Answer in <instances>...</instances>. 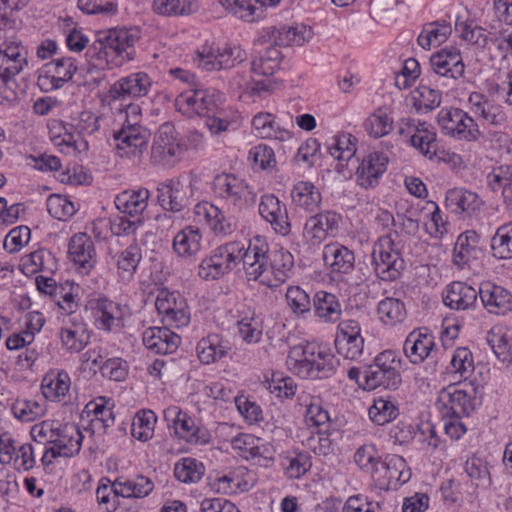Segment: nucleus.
I'll return each mask as SVG.
<instances>
[{
    "mask_svg": "<svg viewBox=\"0 0 512 512\" xmlns=\"http://www.w3.org/2000/svg\"><path fill=\"white\" fill-rule=\"evenodd\" d=\"M268 245L260 237L249 242L242 255L243 268L249 280H259L262 285L276 288L289 277L294 257L288 251L278 250L268 255Z\"/></svg>",
    "mask_w": 512,
    "mask_h": 512,
    "instance_id": "nucleus-1",
    "label": "nucleus"
},
{
    "mask_svg": "<svg viewBox=\"0 0 512 512\" xmlns=\"http://www.w3.org/2000/svg\"><path fill=\"white\" fill-rule=\"evenodd\" d=\"M374 271L383 281L398 279L405 268V262L391 234L380 237L373 246Z\"/></svg>",
    "mask_w": 512,
    "mask_h": 512,
    "instance_id": "nucleus-2",
    "label": "nucleus"
},
{
    "mask_svg": "<svg viewBox=\"0 0 512 512\" xmlns=\"http://www.w3.org/2000/svg\"><path fill=\"white\" fill-rule=\"evenodd\" d=\"M240 242H230L216 248L209 257L202 260L198 275L205 280H214L228 273L237 261H242L245 252Z\"/></svg>",
    "mask_w": 512,
    "mask_h": 512,
    "instance_id": "nucleus-3",
    "label": "nucleus"
},
{
    "mask_svg": "<svg viewBox=\"0 0 512 512\" xmlns=\"http://www.w3.org/2000/svg\"><path fill=\"white\" fill-rule=\"evenodd\" d=\"M139 40V31L134 28H114L105 32L94 43L104 53V57L115 55L123 61L132 60L134 57V45Z\"/></svg>",
    "mask_w": 512,
    "mask_h": 512,
    "instance_id": "nucleus-4",
    "label": "nucleus"
},
{
    "mask_svg": "<svg viewBox=\"0 0 512 512\" xmlns=\"http://www.w3.org/2000/svg\"><path fill=\"white\" fill-rule=\"evenodd\" d=\"M211 188L216 197L238 209L246 207L255 198L246 181L231 173L217 174L212 180Z\"/></svg>",
    "mask_w": 512,
    "mask_h": 512,
    "instance_id": "nucleus-5",
    "label": "nucleus"
},
{
    "mask_svg": "<svg viewBox=\"0 0 512 512\" xmlns=\"http://www.w3.org/2000/svg\"><path fill=\"white\" fill-rule=\"evenodd\" d=\"M436 405L444 418L469 416L476 407L474 391L469 393L456 385H449L439 392Z\"/></svg>",
    "mask_w": 512,
    "mask_h": 512,
    "instance_id": "nucleus-6",
    "label": "nucleus"
},
{
    "mask_svg": "<svg viewBox=\"0 0 512 512\" xmlns=\"http://www.w3.org/2000/svg\"><path fill=\"white\" fill-rule=\"evenodd\" d=\"M155 307L165 326L180 328L189 323L190 314L186 300L177 292L161 289L157 294Z\"/></svg>",
    "mask_w": 512,
    "mask_h": 512,
    "instance_id": "nucleus-7",
    "label": "nucleus"
},
{
    "mask_svg": "<svg viewBox=\"0 0 512 512\" xmlns=\"http://www.w3.org/2000/svg\"><path fill=\"white\" fill-rule=\"evenodd\" d=\"M438 125L446 135L460 140L474 141L480 135L473 118L458 108H442L438 113Z\"/></svg>",
    "mask_w": 512,
    "mask_h": 512,
    "instance_id": "nucleus-8",
    "label": "nucleus"
},
{
    "mask_svg": "<svg viewBox=\"0 0 512 512\" xmlns=\"http://www.w3.org/2000/svg\"><path fill=\"white\" fill-rule=\"evenodd\" d=\"M150 138L148 129L138 123L126 121L123 126L113 132L114 146L123 157H136L147 148Z\"/></svg>",
    "mask_w": 512,
    "mask_h": 512,
    "instance_id": "nucleus-9",
    "label": "nucleus"
},
{
    "mask_svg": "<svg viewBox=\"0 0 512 512\" xmlns=\"http://www.w3.org/2000/svg\"><path fill=\"white\" fill-rule=\"evenodd\" d=\"M164 418L171 422L180 438L190 444H207L210 442L211 434L205 427L197 426L195 421L178 407L172 406L164 410Z\"/></svg>",
    "mask_w": 512,
    "mask_h": 512,
    "instance_id": "nucleus-10",
    "label": "nucleus"
},
{
    "mask_svg": "<svg viewBox=\"0 0 512 512\" xmlns=\"http://www.w3.org/2000/svg\"><path fill=\"white\" fill-rule=\"evenodd\" d=\"M77 70L74 58H56L44 65V74L38 77V85L45 91L59 89L77 75Z\"/></svg>",
    "mask_w": 512,
    "mask_h": 512,
    "instance_id": "nucleus-11",
    "label": "nucleus"
},
{
    "mask_svg": "<svg viewBox=\"0 0 512 512\" xmlns=\"http://www.w3.org/2000/svg\"><path fill=\"white\" fill-rule=\"evenodd\" d=\"M179 112L191 117L198 115L211 118L215 115L217 104L212 95L204 89H194L181 93L175 100Z\"/></svg>",
    "mask_w": 512,
    "mask_h": 512,
    "instance_id": "nucleus-12",
    "label": "nucleus"
},
{
    "mask_svg": "<svg viewBox=\"0 0 512 512\" xmlns=\"http://www.w3.org/2000/svg\"><path fill=\"white\" fill-rule=\"evenodd\" d=\"M180 152L177 143L175 128L171 123L162 124L153 141L151 159L156 164L170 165Z\"/></svg>",
    "mask_w": 512,
    "mask_h": 512,
    "instance_id": "nucleus-13",
    "label": "nucleus"
},
{
    "mask_svg": "<svg viewBox=\"0 0 512 512\" xmlns=\"http://www.w3.org/2000/svg\"><path fill=\"white\" fill-rule=\"evenodd\" d=\"M259 214L267 221L272 229L281 236H287L291 232L286 205L273 194H265L259 203Z\"/></svg>",
    "mask_w": 512,
    "mask_h": 512,
    "instance_id": "nucleus-14",
    "label": "nucleus"
},
{
    "mask_svg": "<svg viewBox=\"0 0 512 512\" xmlns=\"http://www.w3.org/2000/svg\"><path fill=\"white\" fill-rule=\"evenodd\" d=\"M151 87L150 77L143 72L133 73L117 80L109 89L108 97L113 101L144 97Z\"/></svg>",
    "mask_w": 512,
    "mask_h": 512,
    "instance_id": "nucleus-15",
    "label": "nucleus"
},
{
    "mask_svg": "<svg viewBox=\"0 0 512 512\" xmlns=\"http://www.w3.org/2000/svg\"><path fill=\"white\" fill-rule=\"evenodd\" d=\"M243 51L239 47H225L223 50L212 51L204 48L197 52V65L206 71L229 69L243 61Z\"/></svg>",
    "mask_w": 512,
    "mask_h": 512,
    "instance_id": "nucleus-16",
    "label": "nucleus"
},
{
    "mask_svg": "<svg viewBox=\"0 0 512 512\" xmlns=\"http://www.w3.org/2000/svg\"><path fill=\"white\" fill-rule=\"evenodd\" d=\"M340 216L333 211H323L309 217L303 229L304 237L319 244L328 236H335L339 228Z\"/></svg>",
    "mask_w": 512,
    "mask_h": 512,
    "instance_id": "nucleus-17",
    "label": "nucleus"
},
{
    "mask_svg": "<svg viewBox=\"0 0 512 512\" xmlns=\"http://www.w3.org/2000/svg\"><path fill=\"white\" fill-rule=\"evenodd\" d=\"M388 157L381 152L369 153L363 157L356 170V182L364 189L374 188L387 169Z\"/></svg>",
    "mask_w": 512,
    "mask_h": 512,
    "instance_id": "nucleus-18",
    "label": "nucleus"
},
{
    "mask_svg": "<svg viewBox=\"0 0 512 512\" xmlns=\"http://www.w3.org/2000/svg\"><path fill=\"white\" fill-rule=\"evenodd\" d=\"M479 298L485 310L494 315H506L512 310V294L506 288L485 282L480 285Z\"/></svg>",
    "mask_w": 512,
    "mask_h": 512,
    "instance_id": "nucleus-19",
    "label": "nucleus"
},
{
    "mask_svg": "<svg viewBox=\"0 0 512 512\" xmlns=\"http://www.w3.org/2000/svg\"><path fill=\"white\" fill-rule=\"evenodd\" d=\"M430 65L435 74L454 80L463 77L465 71L461 53L456 48H444L434 53Z\"/></svg>",
    "mask_w": 512,
    "mask_h": 512,
    "instance_id": "nucleus-20",
    "label": "nucleus"
},
{
    "mask_svg": "<svg viewBox=\"0 0 512 512\" xmlns=\"http://www.w3.org/2000/svg\"><path fill=\"white\" fill-rule=\"evenodd\" d=\"M435 348L433 335L421 329L410 332L403 344L404 355L414 365L421 364L430 357Z\"/></svg>",
    "mask_w": 512,
    "mask_h": 512,
    "instance_id": "nucleus-21",
    "label": "nucleus"
},
{
    "mask_svg": "<svg viewBox=\"0 0 512 512\" xmlns=\"http://www.w3.org/2000/svg\"><path fill=\"white\" fill-rule=\"evenodd\" d=\"M165 327H149L142 335L145 347L155 354H171L175 352L181 342L180 337Z\"/></svg>",
    "mask_w": 512,
    "mask_h": 512,
    "instance_id": "nucleus-22",
    "label": "nucleus"
},
{
    "mask_svg": "<svg viewBox=\"0 0 512 512\" xmlns=\"http://www.w3.org/2000/svg\"><path fill=\"white\" fill-rule=\"evenodd\" d=\"M69 256L82 273L87 274L96 263L92 239L85 233L75 234L69 242Z\"/></svg>",
    "mask_w": 512,
    "mask_h": 512,
    "instance_id": "nucleus-23",
    "label": "nucleus"
},
{
    "mask_svg": "<svg viewBox=\"0 0 512 512\" xmlns=\"http://www.w3.org/2000/svg\"><path fill=\"white\" fill-rule=\"evenodd\" d=\"M188 190L189 187L179 180L170 179L159 184L158 201L165 210L179 212L188 205Z\"/></svg>",
    "mask_w": 512,
    "mask_h": 512,
    "instance_id": "nucleus-24",
    "label": "nucleus"
},
{
    "mask_svg": "<svg viewBox=\"0 0 512 512\" xmlns=\"http://www.w3.org/2000/svg\"><path fill=\"white\" fill-rule=\"evenodd\" d=\"M478 297L479 290L464 282L454 281L447 286L443 302L450 309L460 311L472 308Z\"/></svg>",
    "mask_w": 512,
    "mask_h": 512,
    "instance_id": "nucleus-25",
    "label": "nucleus"
},
{
    "mask_svg": "<svg viewBox=\"0 0 512 512\" xmlns=\"http://www.w3.org/2000/svg\"><path fill=\"white\" fill-rule=\"evenodd\" d=\"M405 467L406 463L402 457L392 455L385 460L376 461L370 474L378 488L389 489L394 484V480L400 477L398 470Z\"/></svg>",
    "mask_w": 512,
    "mask_h": 512,
    "instance_id": "nucleus-26",
    "label": "nucleus"
},
{
    "mask_svg": "<svg viewBox=\"0 0 512 512\" xmlns=\"http://www.w3.org/2000/svg\"><path fill=\"white\" fill-rule=\"evenodd\" d=\"M323 261L333 273L347 274L354 268L355 256L338 243L327 244L322 253Z\"/></svg>",
    "mask_w": 512,
    "mask_h": 512,
    "instance_id": "nucleus-27",
    "label": "nucleus"
},
{
    "mask_svg": "<svg viewBox=\"0 0 512 512\" xmlns=\"http://www.w3.org/2000/svg\"><path fill=\"white\" fill-rule=\"evenodd\" d=\"M148 189L125 190L115 198L116 208L131 217L139 216L146 209L149 199Z\"/></svg>",
    "mask_w": 512,
    "mask_h": 512,
    "instance_id": "nucleus-28",
    "label": "nucleus"
},
{
    "mask_svg": "<svg viewBox=\"0 0 512 512\" xmlns=\"http://www.w3.org/2000/svg\"><path fill=\"white\" fill-rule=\"evenodd\" d=\"M446 204L451 207L455 213H466L471 216L481 209L483 202L478 195L472 191L454 188L448 191Z\"/></svg>",
    "mask_w": 512,
    "mask_h": 512,
    "instance_id": "nucleus-29",
    "label": "nucleus"
},
{
    "mask_svg": "<svg viewBox=\"0 0 512 512\" xmlns=\"http://www.w3.org/2000/svg\"><path fill=\"white\" fill-rule=\"evenodd\" d=\"M292 203L306 212H314L321 204V193L309 181H299L291 191Z\"/></svg>",
    "mask_w": 512,
    "mask_h": 512,
    "instance_id": "nucleus-30",
    "label": "nucleus"
},
{
    "mask_svg": "<svg viewBox=\"0 0 512 512\" xmlns=\"http://www.w3.org/2000/svg\"><path fill=\"white\" fill-rule=\"evenodd\" d=\"M229 349L228 342L218 334H209L202 338L196 347L198 358L203 364H211L224 358Z\"/></svg>",
    "mask_w": 512,
    "mask_h": 512,
    "instance_id": "nucleus-31",
    "label": "nucleus"
},
{
    "mask_svg": "<svg viewBox=\"0 0 512 512\" xmlns=\"http://www.w3.org/2000/svg\"><path fill=\"white\" fill-rule=\"evenodd\" d=\"M83 435L79 428L73 424H66L57 429V436L54 445L58 449L56 454L63 457H72L78 454L81 449Z\"/></svg>",
    "mask_w": 512,
    "mask_h": 512,
    "instance_id": "nucleus-32",
    "label": "nucleus"
},
{
    "mask_svg": "<svg viewBox=\"0 0 512 512\" xmlns=\"http://www.w3.org/2000/svg\"><path fill=\"white\" fill-rule=\"evenodd\" d=\"M487 342L497 359L512 372V339L505 328L494 326L488 332Z\"/></svg>",
    "mask_w": 512,
    "mask_h": 512,
    "instance_id": "nucleus-33",
    "label": "nucleus"
},
{
    "mask_svg": "<svg viewBox=\"0 0 512 512\" xmlns=\"http://www.w3.org/2000/svg\"><path fill=\"white\" fill-rule=\"evenodd\" d=\"M219 3L229 15L247 23L264 17L265 10L257 7L254 0H219Z\"/></svg>",
    "mask_w": 512,
    "mask_h": 512,
    "instance_id": "nucleus-34",
    "label": "nucleus"
},
{
    "mask_svg": "<svg viewBox=\"0 0 512 512\" xmlns=\"http://www.w3.org/2000/svg\"><path fill=\"white\" fill-rule=\"evenodd\" d=\"M313 307L315 314L324 322L335 323L341 318V304L332 293L318 291L313 298Z\"/></svg>",
    "mask_w": 512,
    "mask_h": 512,
    "instance_id": "nucleus-35",
    "label": "nucleus"
},
{
    "mask_svg": "<svg viewBox=\"0 0 512 512\" xmlns=\"http://www.w3.org/2000/svg\"><path fill=\"white\" fill-rule=\"evenodd\" d=\"M363 384H360L365 390H374L379 387L384 389H397L401 384V375L399 372L380 371L377 367L367 366L362 372Z\"/></svg>",
    "mask_w": 512,
    "mask_h": 512,
    "instance_id": "nucleus-36",
    "label": "nucleus"
},
{
    "mask_svg": "<svg viewBox=\"0 0 512 512\" xmlns=\"http://www.w3.org/2000/svg\"><path fill=\"white\" fill-rule=\"evenodd\" d=\"M201 239L198 228L187 226L174 236L173 249L180 257L194 256L201 248Z\"/></svg>",
    "mask_w": 512,
    "mask_h": 512,
    "instance_id": "nucleus-37",
    "label": "nucleus"
},
{
    "mask_svg": "<svg viewBox=\"0 0 512 512\" xmlns=\"http://www.w3.org/2000/svg\"><path fill=\"white\" fill-rule=\"evenodd\" d=\"M469 101L473 106V112L487 123L498 126L506 122L507 115L500 105L493 104L476 93L470 96Z\"/></svg>",
    "mask_w": 512,
    "mask_h": 512,
    "instance_id": "nucleus-38",
    "label": "nucleus"
},
{
    "mask_svg": "<svg viewBox=\"0 0 512 512\" xmlns=\"http://www.w3.org/2000/svg\"><path fill=\"white\" fill-rule=\"evenodd\" d=\"M26 64V58L22 55L19 44L4 42L0 45V71L16 76Z\"/></svg>",
    "mask_w": 512,
    "mask_h": 512,
    "instance_id": "nucleus-39",
    "label": "nucleus"
},
{
    "mask_svg": "<svg viewBox=\"0 0 512 512\" xmlns=\"http://www.w3.org/2000/svg\"><path fill=\"white\" fill-rule=\"evenodd\" d=\"M195 213L199 217H203L207 225L216 234H228L232 231V226L229 220L226 219L223 212L215 205L209 202L198 204L195 208Z\"/></svg>",
    "mask_w": 512,
    "mask_h": 512,
    "instance_id": "nucleus-40",
    "label": "nucleus"
},
{
    "mask_svg": "<svg viewBox=\"0 0 512 512\" xmlns=\"http://www.w3.org/2000/svg\"><path fill=\"white\" fill-rule=\"evenodd\" d=\"M480 236L475 231H466L459 235L455 244V262L466 264L471 259H476L481 253L479 247Z\"/></svg>",
    "mask_w": 512,
    "mask_h": 512,
    "instance_id": "nucleus-41",
    "label": "nucleus"
},
{
    "mask_svg": "<svg viewBox=\"0 0 512 512\" xmlns=\"http://www.w3.org/2000/svg\"><path fill=\"white\" fill-rule=\"evenodd\" d=\"M41 389L46 399L55 400L64 397L70 389V377L65 371H51L44 376Z\"/></svg>",
    "mask_w": 512,
    "mask_h": 512,
    "instance_id": "nucleus-42",
    "label": "nucleus"
},
{
    "mask_svg": "<svg viewBox=\"0 0 512 512\" xmlns=\"http://www.w3.org/2000/svg\"><path fill=\"white\" fill-rule=\"evenodd\" d=\"M232 447L240 451L239 455L247 460L268 458V449L260 444V439L252 434L241 433L232 440Z\"/></svg>",
    "mask_w": 512,
    "mask_h": 512,
    "instance_id": "nucleus-43",
    "label": "nucleus"
},
{
    "mask_svg": "<svg viewBox=\"0 0 512 512\" xmlns=\"http://www.w3.org/2000/svg\"><path fill=\"white\" fill-rule=\"evenodd\" d=\"M62 345L68 352H80L89 342V333L83 324H72L61 329Z\"/></svg>",
    "mask_w": 512,
    "mask_h": 512,
    "instance_id": "nucleus-44",
    "label": "nucleus"
},
{
    "mask_svg": "<svg viewBox=\"0 0 512 512\" xmlns=\"http://www.w3.org/2000/svg\"><path fill=\"white\" fill-rule=\"evenodd\" d=\"M300 352L303 354L302 357L309 360V362L316 367V374L321 372L329 373L333 371L334 356L321 349L320 346L314 343L300 345Z\"/></svg>",
    "mask_w": 512,
    "mask_h": 512,
    "instance_id": "nucleus-45",
    "label": "nucleus"
},
{
    "mask_svg": "<svg viewBox=\"0 0 512 512\" xmlns=\"http://www.w3.org/2000/svg\"><path fill=\"white\" fill-rule=\"evenodd\" d=\"M410 141L412 146L417 148L424 156L432 158L436 155V133L430 129L427 123H418Z\"/></svg>",
    "mask_w": 512,
    "mask_h": 512,
    "instance_id": "nucleus-46",
    "label": "nucleus"
},
{
    "mask_svg": "<svg viewBox=\"0 0 512 512\" xmlns=\"http://www.w3.org/2000/svg\"><path fill=\"white\" fill-rule=\"evenodd\" d=\"M204 472V465L190 457L180 459L174 467L176 479L185 484L198 482L203 477Z\"/></svg>",
    "mask_w": 512,
    "mask_h": 512,
    "instance_id": "nucleus-47",
    "label": "nucleus"
},
{
    "mask_svg": "<svg viewBox=\"0 0 512 512\" xmlns=\"http://www.w3.org/2000/svg\"><path fill=\"white\" fill-rule=\"evenodd\" d=\"M377 312L379 318L386 325H396L406 318V309L399 299L387 297L378 304Z\"/></svg>",
    "mask_w": 512,
    "mask_h": 512,
    "instance_id": "nucleus-48",
    "label": "nucleus"
},
{
    "mask_svg": "<svg viewBox=\"0 0 512 512\" xmlns=\"http://www.w3.org/2000/svg\"><path fill=\"white\" fill-rule=\"evenodd\" d=\"M280 67V51L276 47H269L259 57L253 59L251 71L258 76H272Z\"/></svg>",
    "mask_w": 512,
    "mask_h": 512,
    "instance_id": "nucleus-49",
    "label": "nucleus"
},
{
    "mask_svg": "<svg viewBox=\"0 0 512 512\" xmlns=\"http://www.w3.org/2000/svg\"><path fill=\"white\" fill-rule=\"evenodd\" d=\"M364 127L370 136L381 138L392 131L393 119L384 108H378L365 120Z\"/></svg>",
    "mask_w": 512,
    "mask_h": 512,
    "instance_id": "nucleus-50",
    "label": "nucleus"
},
{
    "mask_svg": "<svg viewBox=\"0 0 512 512\" xmlns=\"http://www.w3.org/2000/svg\"><path fill=\"white\" fill-rule=\"evenodd\" d=\"M491 248L498 259L512 258V222L497 229L491 240Z\"/></svg>",
    "mask_w": 512,
    "mask_h": 512,
    "instance_id": "nucleus-51",
    "label": "nucleus"
},
{
    "mask_svg": "<svg viewBox=\"0 0 512 512\" xmlns=\"http://www.w3.org/2000/svg\"><path fill=\"white\" fill-rule=\"evenodd\" d=\"M156 416L152 411L136 413L131 424V435L142 442L151 439L154 434Z\"/></svg>",
    "mask_w": 512,
    "mask_h": 512,
    "instance_id": "nucleus-52",
    "label": "nucleus"
},
{
    "mask_svg": "<svg viewBox=\"0 0 512 512\" xmlns=\"http://www.w3.org/2000/svg\"><path fill=\"white\" fill-rule=\"evenodd\" d=\"M13 415L22 422H33L45 415L43 403L36 400L17 399L12 405Z\"/></svg>",
    "mask_w": 512,
    "mask_h": 512,
    "instance_id": "nucleus-53",
    "label": "nucleus"
},
{
    "mask_svg": "<svg viewBox=\"0 0 512 512\" xmlns=\"http://www.w3.org/2000/svg\"><path fill=\"white\" fill-rule=\"evenodd\" d=\"M287 306L296 316H303L309 313L312 303L308 293L299 286H290L285 294Z\"/></svg>",
    "mask_w": 512,
    "mask_h": 512,
    "instance_id": "nucleus-54",
    "label": "nucleus"
},
{
    "mask_svg": "<svg viewBox=\"0 0 512 512\" xmlns=\"http://www.w3.org/2000/svg\"><path fill=\"white\" fill-rule=\"evenodd\" d=\"M72 125L59 124L51 130V140L60 147L61 152L66 154L75 153L77 151V138L79 134L72 132Z\"/></svg>",
    "mask_w": 512,
    "mask_h": 512,
    "instance_id": "nucleus-55",
    "label": "nucleus"
},
{
    "mask_svg": "<svg viewBox=\"0 0 512 512\" xmlns=\"http://www.w3.org/2000/svg\"><path fill=\"white\" fill-rule=\"evenodd\" d=\"M302 356L303 354L300 352V345H296L290 349L286 359V365L289 370L302 378L316 376V367Z\"/></svg>",
    "mask_w": 512,
    "mask_h": 512,
    "instance_id": "nucleus-56",
    "label": "nucleus"
},
{
    "mask_svg": "<svg viewBox=\"0 0 512 512\" xmlns=\"http://www.w3.org/2000/svg\"><path fill=\"white\" fill-rule=\"evenodd\" d=\"M441 93L426 85H419L413 92L414 107L417 110L431 111L441 103Z\"/></svg>",
    "mask_w": 512,
    "mask_h": 512,
    "instance_id": "nucleus-57",
    "label": "nucleus"
},
{
    "mask_svg": "<svg viewBox=\"0 0 512 512\" xmlns=\"http://www.w3.org/2000/svg\"><path fill=\"white\" fill-rule=\"evenodd\" d=\"M48 213L55 219L66 220L74 215L76 208L66 196L53 194L46 201Z\"/></svg>",
    "mask_w": 512,
    "mask_h": 512,
    "instance_id": "nucleus-58",
    "label": "nucleus"
},
{
    "mask_svg": "<svg viewBox=\"0 0 512 512\" xmlns=\"http://www.w3.org/2000/svg\"><path fill=\"white\" fill-rule=\"evenodd\" d=\"M368 414L374 423L384 425L396 418L397 408L390 400L379 398L374 400Z\"/></svg>",
    "mask_w": 512,
    "mask_h": 512,
    "instance_id": "nucleus-59",
    "label": "nucleus"
},
{
    "mask_svg": "<svg viewBox=\"0 0 512 512\" xmlns=\"http://www.w3.org/2000/svg\"><path fill=\"white\" fill-rule=\"evenodd\" d=\"M141 260L140 249L137 245H130L121 252L117 261L119 274L122 278H130Z\"/></svg>",
    "mask_w": 512,
    "mask_h": 512,
    "instance_id": "nucleus-60",
    "label": "nucleus"
},
{
    "mask_svg": "<svg viewBox=\"0 0 512 512\" xmlns=\"http://www.w3.org/2000/svg\"><path fill=\"white\" fill-rule=\"evenodd\" d=\"M455 30L463 40L484 48L487 45L488 37L485 29L479 26L460 21L459 18L455 22Z\"/></svg>",
    "mask_w": 512,
    "mask_h": 512,
    "instance_id": "nucleus-61",
    "label": "nucleus"
},
{
    "mask_svg": "<svg viewBox=\"0 0 512 512\" xmlns=\"http://www.w3.org/2000/svg\"><path fill=\"white\" fill-rule=\"evenodd\" d=\"M238 333L241 339L248 343L254 344L258 343L263 335V326L262 322L254 317H245L238 321Z\"/></svg>",
    "mask_w": 512,
    "mask_h": 512,
    "instance_id": "nucleus-62",
    "label": "nucleus"
},
{
    "mask_svg": "<svg viewBox=\"0 0 512 512\" xmlns=\"http://www.w3.org/2000/svg\"><path fill=\"white\" fill-rule=\"evenodd\" d=\"M355 142L356 138L351 134H342L338 136L335 143L328 148L329 153L339 161L350 160L356 152Z\"/></svg>",
    "mask_w": 512,
    "mask_h": 512,
    "instance_id": "nucleus-63",
    "label": "nucleus"
},
{
    "mask_svg": "<svg viewBox=\"0 0 512 512\" xmlns=\"http://www.w3.org/2000/svg\"><path fill=\"white\" fill-rule=\"evenodd\" d=\"M337 352L346 359H356L362 354L364 339L362 336L344 337L337 336L335 340Z\"/></svg>",
    "mask_w": 512,
    "mask_h": 512,
    "instance_id": "nucleus-64",
    "label": "nucleus"
}]
</instances>
